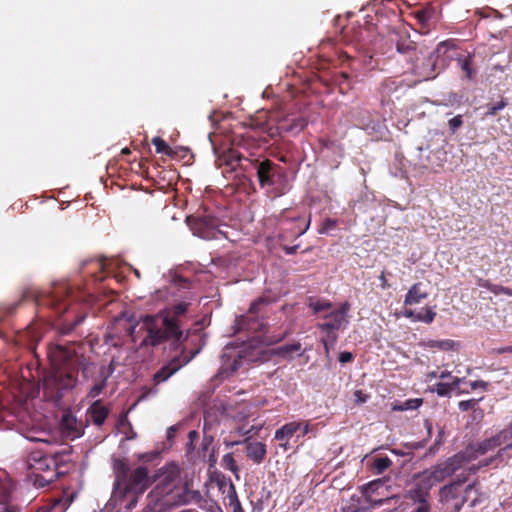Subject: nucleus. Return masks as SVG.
<instances>
[{"label": "nucleus", "instance_id": "obj_5", "mask_svg": "<svg viewBox=\"0 0 512 512\" xmlns=\"http://www.w3.org/2000/svg\"><path fill=\"white\" fill-rule=\"evenodd\" d=\"M187 221L193 234L202 239H230L228 226L220 224L214 217H188Z\"/></svg>", "mask_w": 512, "mask_h": 512}, {"label": "nucleus", "instance_id": "obj_9", "mask_svg": "<svg viewBox=\"0 0 512 512\" xmlns=\"http://www.w3.org/2000/svg\"><path fill=\"white\" fill-rule=\"evenodd\" d=\"M269 304L267 298L260 297L254 301L247 314L236 318L235 325L238 331L246 330L256 332L263 328V322L259 320V316L264 313L265 307Z\"/></svg>", "mask_w": 512, "mask_h": 512}, {"label": "nucleus", "instance_id": "obj_49", "mask_svg": "<svg viewBox=\"0 0 512 512\" xmlns=\"http://www.w3.org/2000/svg\"><path fill=\"white\" fill-rule=\"evenodd\" d=\"M337 225V222L333 219H326L321 228L319 229L320 234H328L331 230H333Z\"/></svg>", "mask_w": 512, "mask_h": 512}, {"label": "nucleus", "instance_id": "obj_8", "mask_svg": "<svg viewBox=\"0 0 512 512\" xmlns=\"http://www.w3.org/2000/svg\"><path fill=\"white\" fill-rule=\"evenodd\" d=\"M439 501L445 512H459L465 501L464 482L455 480L439 491Z\"/></svg>", "mask_w": 512, "mask_h": 512}, {"label": "nucleus", "instance_id": "obj_55", "mask_svg": "<svg viewBox=\"0 0 512 512\" xmlns=\"http://www.w3.org/2000/svg\"><path fill=\"white\" fill-rule=\"evenodd\" d=\"M354 398L357 403H365L367 401V395H365L361 390H356L354 392Z\"/></svg>", "mask_w": 512, "mask_h": 512}, {"label": "nucleus", "instance_id": "obj_29", "mask_svg": "<svg viewBox=\"0 0 512 512\" xmlns=\"http://www.w3.org/2000/svg\"><path fill=\"white\" fill-rule=\"evenodd\" d=\"M505 455L506 452L500 449L495 455L480 461L477 467H471L470 470L476 472L479 468L486 467L489 465H494L495 467H497L504 461Z\"/></svg>", "mask_w": 512, "mask_h": 512}, {"label": "nucleus", "instance_id": "obj_11", "mask_svg": "<svg viewBox=\"0 0 512 512\" xmlns=\"http://www.w3.org/2000/svg\"><path fill=\"white\" fill-rule=\"evenodd\" d=\"M354 17L353 14H348L346 17L338 16L336 18L337 25L340 26V32H361L364 30L365 32H374V30L378 29L374 23H372L371 16H364L361 20L351 19Z\"/></svg>", "mask_w": 512, "mask_h": 512}, {"label": "nucleus", "instance_id": "obj_36", "mask_svg": "<svg viewBox=\"0 0 512 512\" xmlns=\"http://www.w3.org/2000/svg\"><path fill=\"white\" fill-rule=\"evenodd\" d=\"M416 18L419 20V22L425 26L426 22L429 21L434 14V9L431 6L422 8L415 12Z\"/></svg>", "mask_w": 512, "mask_h": 512}, {"label": "nucleus", "instance_id": "obj_43", "mask_svg": "<svg viewBox=\"0 0 512 512\" xmlns=\"http://www.w3.org/2000/svg\"><path fill=\"white\" fill-rule=\"evenodd\" d=\"M391 464L392 461L388 457H379L374 460L373 466L377 473L380 474L384 472Z\"/></svg>", "mask_w": 512, "mask_h": 512}, {"label": "nucleus", "instance_id": "obj_44", "mask_svg": "<svg viewBox=\"0 0 512 512\" xmlns=\"http://www.w3.org/2000/svg\"><path fill=\"white\" fill-rule=\"evenodd\" d=\"M258 430H255L254 426L247 428L245 425H242L237 427L235 431H232L231 435L246 436V440H248L253 434H257Z\"/></svg>", "mask_w": 512, "mask_h": 512}, {"label": "nucleus", "instance_id": "obj_35", "mask_svg": "<svg viewBox=\"0 0 512 512\" xmlns=\"http://www.w3.org/2000/svg\"><path fill=\"white\" fill-rule=\"evenodd\" d=\"M453 49H454V44L452 42L443 41L437 46L435 53H436L437 58H440L442 56L451 58L452 57L451 51Z\"/></svg>", "mask_w": 512, "mask_h": 512}, {"label": "nucleus", "instance_id": "obj_34", "mask_svg": "<svg viewBox=\"0 0 512 512\" xmlns=\"http://www.w3.org/2000/svg\"><path fill=\"white\" fill-rule=\"evenodd\" d=\"M479 14H480V18L478 19L475 29L488 28L487 27L488 22H492V21H495V20H498L501 18L500 15L494 10L490 11L487 15H484L482 12H480Z\"/></svg>", "mask_w": 512, "mask_h": 512}, {"label": "nucleus", "instance_id": "obj_25", "mask_svg": "<svg viewBox=\"0 0 512 512\" xmlns=\"http://www.w3.org/2000/svg\"><path fill=\"white\" fill-rule=\"evenodd\" d=\"M301 428L300 422H290L283 425L281 428L277 429L274 438L278 441H288L294 433H296Z\"/></svg>", "mask_w": 512, "mask_h": 512}, {"label": "nucleus", "instance_id": "obj_58", "mask_svg": "<svg viewBox=\"0 0 512 512\" xmlns=\"http://www.w3.org/2000/svg\"><path fill=\"white\" fill-rule=\"evenodd\" d=\"M402 313H403L404 317L412 319L413 321H416L417 312H415L411 309H405Z\"/></svg>", "mask_w": 512, "mask_h": 512}, {"label": "nucleus", "instance_id": "obj_27", "mask_svg": "<svg viewBox=\"0 0 512 512\" xmlns=\"http://www.w3.org/2000/svg\"><path fill=\"white\" fill-rule=\"evenodd\" d=\"M223 493L226 494L228 505L232 508L233 512H245L241 506L235 486L232 482L228 484L227 489L223 490Z\"/></svg>", "mask_w": 512, "mask_h": 512}, {"label": "nucleus", "instance_id": "obj_31", "mask_svg": "<svg viewBox=\"0 0 512 512\" xmlns=\"http://www.w3.org/2000/svg\"><path fill=\"white\" fill-rule=\"evenodd\" d=\"M300 349H301L300 343H292V344H287V345H283V346L276 348L274 350V354L284 357V358H289V357H291L292 354L298 352Z\"/></svg>", "mask_w": 512, "mask_h": 512}, {"label": "nucleus", "instance_id": "obj_3", "mask_svg": "<svg viewBox=\"0 0 512 512\" xmlns=\"http://www.w3.org/2000/svg\"><path fill=\"white\" fill-rule=\"evenodd\" d=\"M112 469L115 480L110 502L131 510L150 485L148 470L145 466L131 470L124 460L118 458L112 459Z\"/></svg>", "mask_w": 512, "mask_h": 512}, {"label": "nucleus", "instance_id": "obj_6", "mask_svg": "<svg viewBox=\"0 0 512 512\" xmlns=\"http://www.w3.org/2000/svg\"><path fill=\"white\" fill-rule=\"evenodd\" d=\"M179 477L180 471L177 465L170 464L163 467L157 476V484L152 490L153 496L159 495L165 499V503H170V499L176 496V490L182 486Z\"/></svg>", "mask_w": 512, "mask_h": 512}, {"label": "nucleus", "instance_id": "obj_47", "mask_svg": "<svg viewBox=\"0 0 512 512\" xmlns=\"http://www.w3.org/2000/svg\"><path fill=\"white\" fill-rule=\"evenodd\" d=\"M132 363V361H130L128 358L124 359L123 361H121L119 359V357H116V356H112V359L109 363V375L112 374L115 369L120 366V365H130Z\"/></svg>", "mask_w": 512, "mask_h": 512}, {"label": "nucleus", "instance_id": "obj_19", "mask_svg": "<svg viewBox=\"0 0 512 512\" xmlns=\"http://www.w3.org/2000/svg\"><path fill=\"white\" fill-rule=\"evenodd\" d=\"M89 419L97 426H101L108 414L109 410L105 406H103L100 402V400L94 401L91 406L89 407L88 411Z\"/></svg>", "mask_w": 512, "mask_h": 512}, {"label": "nucleus", "instance_id": "obj_41", "mask_svg": "<svg viewBox=\"0 0 512 512\" xmlns=\"http://www.w3.org/2000/svg\"><path fill=\"white\" fill-rule=\"evenodd\" d=\"M221 464L225 469H227L233 473H236L238 471V466L234 460L232 453L225 454L222 457Z\"/></svg>", "mask_w": 512, "mask_h": 512}, {"label": "nucleus", "instance_id": "obj_22", "mask_svg": "<svg viewBox=\"0 0 512 512\" xmlns=\"http://www.w3.org/2000/svg\"><path fill=\"white\" fill-rule=\"evenodd\" d=\"M428 294L421 290V283H415L405 295V305H415L426 299Z\"/></svg>", "mask_w": 512, "mask_h": 512}, {"label": "nucleus", "instance_id": "obj_15", "mask_svg": "<svg viewBox=\"0 0 512 512\" xmlns=\"http://www.w3.org/2000/svg\"><path fill=\"white\" fill-rule=\"evenodd\" d=\"M205 502L201 493L198 490L190 489L188 486L182 485L176 490V496L170 499V503L173 506L195 504L202 507V503Z\"/></svg>", "mask_w": 512, "mask_h": 512}, {"label": "nucleus", "instance_id": "obj_21", "mask_svg": "<svg viewBox=\"0 0 512 512\" xmlns=\"http://www.w3.org/2000/svg\"><path fill=\"white\" fill-rule=\"evenodd\" d=\"M165 502V499L161 496H153V491H151L147 496V503L143 512H166V510L172 507V505L171 503Z\"/></svg>", "mask_w": 512, "mask_h": 512}, {"label": "nucleus", "instance_id": "obj_14", "mask_svg": "<svg viewBox=\"0 0 512 512\" xmlns=\"http://www.w3.org/2000/svg\"><path fill=\"white\" fill-rule=\"evenodd\" d=\"M499 446H502V443L496 434L491 438L469 446L465 451L462 452V454L464 455L466 461L470 462Z\"/></svg>", "mask_w": 512, "mask_h": 512}, {"label": "nucleus", "instance_id": "obj_1", "mask_svg": "<svg viewBox=\"0 0 512 512\" xmlns=\"http://www.w3.org/2000/svg\"><path fill=\"white\" fill-rule=\"evenodd\" d=\"M186 311L187 304L178 303L171 309L143 316L138 321L122 313L114 318L105 342L119 348L124 343L123 338L129 336L137 344V350L147 352L168 340H172L173 345L182 344L188 338V334L181 329V317Z\"/></svg>", "mask_w": 512, "mask_h": 512}, {"label": "nucleus", "instance_id": "obj_20", "mask_svg": "<svg viewBox=\"0 0 512 512\" xmlns=\"http://www.w3.org/2000/svg\"><path fill=\"white\" fill-rule=\"evenodd\" d=\"M12 490V483L4 474H0V512H6L14 507L8 505Z\"/></svg>", "mask_w": 512, "mask_h": 512}, {"label": "nucleus", "instance_id": "obj_52", "mask_svg": "<svg viewBox=\"0 0 512 512\" xmlns=\"http://www.w3.org/2000/svg\"><path fill=\"white\" fill-rule=\"evenodd\" d=\"M488 386V383L485 382V381H482V380H477V381H472L470 382V387L472 390H475V389H478V388H481L483 390H485Z\"/></svg>", "mask_w": 512, "mask_h": 512}, {"label": "nucleus", "instance_id": "obj_53", "mask_svg": "<svg viewBox=\"0 0 512 512\" xmlns=\"http://www.w3.org/2000/svg\"><path fill=\"white\" fill-rule=\"evenodd\" d=\"M353 359V355L351 352L344 351L339 355V362L344 364L350 362Z\"/></svg>", "mask_w": 512, "mask_h": 512}, {"label": "nucleus", "instance_id": "obj_57", "mask_svg": "<svg viewBox=\"0 0 512 512\" xmlns=\"http://www.w3.org/2000/svg\"><path fill=\"white\" fill-rule=\"evenodd\" d=\"M287 334H288V332H285V333H283L281 335H278V336L268 337L267 341H268L269 344L278 343L281 340H283L287 336Z\"/></svg>", "mask_w": 512, "mask_h": 512}, {"label": "nucleus", "instance_id": "obj_13", "mask_svg": "<svg viewBox=\"0 0 512 512\" xmlns=\"http://www.w3.org/2000/svg\"><path fill=\"white\" fill-rule=\"evenodd\" d=\"M196 353L190 356L179 355L171 359L166 365L158 370L154 375V382L156 384L162 383L168 380L173 374H175L182 366L189 363Z\"/></svg>", "mask_w": 512, "mask_h": 512}, {"label": "nucleus", "instance_id": "obj_45", "mask_svg": "<svg viewBox=\"0 0 512 512\" xmlns=\"http://www.w3.org/2000/svg\"><path fill=\"white\" fill-rule=\"evenodd\" d=\"M463 125L462 115H456L448 120V127L451 134H455L458 129Z\"/></svg>", "mask_w": 512, "mask_h": 512}, {"label": "nucleus", "instance_id": "obj_17", "mask_svg": "<svg viewBox=\"0 0 512 512\" xmlns=\"http://www.w3.org/2000/svg\"><path fill=\"white\" fill-rule=\"evenodd\" d=\"M275 167L269 160L263 161L257 166V176L261 187L271 186L274 181Z\"/></svg>", "mask_w": 512, "mask_h": 512}, {"label": "nucleus", "instance_id": "obj_60", "mask_svg": "<svg viewBox=\"0 0 512 512\" xmlns=\"http://www.w3.org/2000/svg\"><path fill=\"white\" fill-rule=\"evenodd\" d=\"M306 123L303 120H300L298 123H296L294 126L290 127L288 130L299 132L301 131Z\"/></svg>", "mask_w": 512, "mask_h": 512}, {"label": "nucleus", "instance_id": "obj_38", "mask_svg": "<svg viewBox=\"0 0 512 512\" xmlns=\"http://www.w3.org/2000/svg\"><path fill=\"white\" fill-rule=\"evenodd\" d=\"M436 312L432 308H426L425 311L417 312L416 321L430 324L434 321Z\"/></svg>", "mask_w": 512, "mask_h": 512}, {"label": "nucleus", "instance_id": "obj_16", "mask_svg": "<svg viewBox=\"0 0 512 512\" xmlns=\"http://www.w3.org/2000/svg\"><path fill=\"white\" fill-rule=\"evenodd\" d=\"M464 490L465 501H469L471 507L483 503L488 498V495L481 490L479 482L475 481L467 485L464 484Z\"/></svg>", "mask_w": 512, "mask_h": 512}, {"label": "nucleus", "instance_id": "obj_48", "mask_svg": "<svg viewBox=\"0 0 512 512\" xmlns=\"http://www.w3.org/2000/svg\"><path fill=\"white\" fill-rule=\"evenodd\" d=\"M482 399H483V397H481L479 399L473 398V399H469V400L460 401L458 403V408L461 411H468L469 409L474 408L479 403V401H481Z\"/></svg>", "mask_w": 512, "mask_h": 512}, {"label": "nucleus", "instance_id": "obj_59", "mask_svg": "<svg viewBox=\"0 0 512 512\" xmlns=\"http://www.w3.org/2000/svg\"><path fill=\"white\" fill-rule=\"evenodd\" d=\"M413 512H431L430 505L429 504L418 505L413 510Z\"/></svg>", "mask_w": 512, "mask_h": 512}, {"label": "nucleus", "instance_id": "obj_18", "mask_svg": "<svg viewBox=\"0 0 512 512\" xmlns=\"http://www.w3.org/2000/svg\"><path fill=\"white\" fill-rule=\"evenodd\" d=\"M245 442L247 456L256 464L262 463L267 453L266 445L258 441L248 442L245 440Z\"/></svg>", "mask_w": 512, "mask_h": 512}, {"label": "nucleus", "instance_id": "obj_51", "mask_svg": "<svg viewBox=\"0 0 512 512\" xmlns=\"http://www.w3.org/2000/svg\"><path fill=\"white\" fill-rule=\"evenodd\" d=\"M461 68L463 69V71H465L466 73V77L468 79H472L473 78V70L471 69L470 67V60L469 59H465L462 64H461Z\"/></svg>", "mask_w": 512, "mask_h": 512}, {"label": "nucleus", "instance_id": "obj_63", "mask_svg": "<svg viewBox=\"0 0 512 512\" xmlns=\"http://www.w3.org/2000/svg\"><path fill=\"white\" fill-rule=\"evenodd\" d=\"M412 48L411 44L405 46L403 43H397V50L401 53H405L408 49Z\"/></svg>", "mask_w": 512, "mask_h": 512}, {"label": "nucleus", "instance_id": "obj_10", "mask_svg": "<svg viewBox=\"0 0 512 512\" xmlns=\"http://www.w3.org/2000/svg\"><path fill=\"white\" fill-rule=\"evenodd\" d=\"M28 467L33 473L51 475L56 474L58 477L59 472L57 469V460L51 455L43 454L41 452H33L27 459Z\"/></svg>", "mask_w": 512, "mask_h": 512}, {"label": "nucleus", "instance_id": "obj_24", "mask_svg": "<svg viewBox=\"0 0 512 512\" xmlns=\"http://www.w3.org/2000/svg\"><path fill=\"white\" fill-rule=\"evenodd\" d=\"M462 381L463 379L461 378L452 377V381H450L449 383L439 382L435 384L432 391L436 392L437 395L440 397L449 396L453 390L459 388V385Z\"/></svg>", "mask_w": 512, "mask_h": 512}, {"label": "nucleus", "instance_id": "obj_28", "mask_svg": "<svg viewBox=\"0 0 512 512\" xmlns=\"http://www.w3.org/2000/svg\"><path fill=\"white\" fill-rule=\"evenodd\" d=\"M62 426L67 430V435L72 439L81 436V429L77 427L76 419L71 415H64Z\"/></svg>", "mask_w": 512, "mask_h": 512}, {"label": "nucleus", "instance_id": "obj_50", "mask_svg": "<svg viewBox=\"0 0 512 512\" xmlns=\"http://www.w3.org/2000/svg\"><path fill=\"white\" fill-rule=\"evenodd\" d=\"M507 103L505 101H500L499 103L492 105L488 108L487 112L485 113L486 116H494L498 111L502 110Z\"/></svg>", "mask_w": 512, "mask_h": 512}, {"label": "nucleus", "instance_id": "obj_2", "mask_svg": "<svg viewBox=\"0 0 512 512\" xmlns=\"http://www.w3.org/2000/svg\"><path fill=\"white\" fill-rule=\"evenodd\" d=\"M54 369L43 379V391L47 398L58 403L65 393L78 384V370L86 377L93 363L84 355L64 346H57L50 352Z\"/></svg>", "mask_w": 512, "mask_h": 512}, {"label": "nucleus", "instance_id": "obj_32", "mask_svg": "<svg viewBox=\"0 0 512 512\" xmlns=\"http://www.w3.org/2000/svg\"><path fill=\"white\" fill-rule=\"evenodd\" d=\"M241 160H242V157L240 155H238L237 153L235 152H229L227 155H224L220 161H221V164L222 163H225V165L227 167H229V169L231 171H234L237 169V167L240 165L241 163Z\"/></svg>", "mask_w": 512, "mask_h": 512}, {"label": "nucleus", "instance_id": "obj_33", "mask_svg": "<svg viewBox=\"0 0 512 512\" xmlns=\"http://www.w3.org/2000/svg\"><path fill=\"white\" fill-rule=\"evenodd\" d=\"M34 474V480L33 483L37 488H44L54 482L58 477H56L55 473H52L51 475H45V474H39V473H33Z\"/></svg>", "mask_w": 512, "mask_h": 512}, {"label": "nucleus", "instance_id": "obj_30", "mask_svg": "<svg viewBox=\"0 0 512 512\" xmlns=\"http://www.w3.org/2000/svg\"><path fill=\"white\" fill-rule=\"evenodd\" d=\"M497 435L502 445H504V447L501 448L502 450L507 452L509 449L512 448V422L509 424L507 428L497 433Z\"/></svg>", "mask_w": 512, "mask_h": 512}, {"label": "nucleus", "instance_id": "obj_61", "mask_svg": "<svg viewBox=\"0 0 512 512\" xmlns=\"http://www.w3.org/2000/svg\"><path fill=\"white\" fill-rule=\"evenodd\" d=\"M499 294H505L512 297V288L501 286L499 287Z\"/></svg>", "mask_w": 512, "mask_h": 512}, {"label": "nucleus", "instance_id": "obj_26", "mask_svg": "<svg viewBox=\"0 0 512 512\" xmlns=\"http://www.w3.org/2000/svg\"><path fill=\"white\" fill-rule=\"evenodd\" d=\"M430 487H426V488H423V487H420V486H417L415 488H411L410 490L407 491V497L413 501L414 504H416L417 506L418 505H421V504H429L427 502V497L429 495L428 493V489Z\"/></svg>", "mask_w": 512, "mask_h": 512}, {"label": "nucleus", "instance_id": "obj_12", "mask_svg": "<svg viewBox=\"0 0 512 512\" xmlns=\"http://www.w3.org/2000/svg\"><path fill=\"white\" fill-rule=\"evenodd\" d=\"M245 358L242 350L226 346L222 354L221 374H233L242 366Z\"/></svg>", "mask_w": 512, "mask_h": 512}, {"label": "nucleus", "instance_id": "obj_46", "mask_svg": "<svg viewBox=\"0 0 512 512\" xmlns=\"http://www.w3.org/2000/svg\"><path fill=\"white\" fill-rule=\"evenodd\" d=\"M477 286H479L481 288H485V289L489 290L490 292H492L495 295H499V287H500V285L492 284L488 280L478 279Z\"/></svg>", "mask_w": 512, "mask_h": 512}, {"label": "nucleus", "instance_id": "obj_40", "mask_svg": "<svg viewBox=\"0 0 512 512\" xmlns=\"http://www.w3.org/2000/svg\"><path fill=\"white\" fill-rule=\"evenodd\" d=\"M72 502V498L55 499L51 507L52 512H65Z\"/></svg>", "mask_w": 512, "mask_h": 512}, {"label": "nucleus", "instance_id": "obj_37", "mask_svg": "<svg viewBox=\"0 0 512 512\" xmlns=\"http://www.w3.org/2000/svg\"><path fill=\"white\" fill-rule=\"evenodd\" d=\"M152 144L156 147V152L159 154L172 155V149L160 137H154Z\"/></svg>", "mask_w": 512, "mask_h": 512}, {"label": "nucleus", "instance_id": "obj_64", "mask_svg": "<svg viewBox=\"0 0 512 512\" xmlns=\"http://www.w3.org/2000/svg\"><path fill=\"white\" fill-rule=\"evenodd\" d=\"M309 225H310V219L308 220V222L302 229H299V231L296 233V236L299 237V236L303 235L308 230Z\"/></svg>", "mask_w": 512, "mask_h": 512}, {"label": "nucleus", "instance_id": "obj_23", "mask_svg": "<svg viewBox=\"0 0 512 512\" xmlns=\"http://www.w3.org/2000/svg\"><path fill=\"white\" fill-rule=\"evenodd\" d=\"M425 348H437L442 351H455L459 348V342L451 339L427 340L422 344Z\"/></svg>", "mask_w": 512, "mask_h": 512}, {"label": "nucleus", "instance_id": "obj_56", "mask_svg": "<svg viewBox=\"0 0 512 512\" xmlns=\"http://www.w3.org/2000/svg\"><path fill=\"white\" fill-rule=\"evenodd\" d=\"M492 353L497 354V355L504 354V353H512V345L494 348L492 350Z\"/></svg>", "mask_w": 512, "mask_h": 512}, {"label": "nucleus", "instance_id": "obj_4", "mask_svg": "<svg viewBox=\"0 0 512 512\" xmlns=\"http://www.w3.org/2000/svg\"><path fill=\"white\" fill-rule=\"evenodd\" d=\"M309 307L314 313H324L323 323L318 324V328L326 333V338L322 340L326 352H328V342L334 344L337 340L336 332L344 330L349 324L350 304L341 303L337 308H333L332 303L326 300H317L310 302Z\"/></svg>", "mask_w": 512, "mask_h": 512}, {"label": "nucleus", "instance_id": "obj_54", "mask_svg": "<svg viewBox=\"0 0 512 512\" xmlns=\"http://www.w3.org/2000/svg\"><path fill=\"white\" fill-rule=\"evenodd\" d=\"M361 510V506L359 504H349L342 507L343 512H359Z\"/></svg>", "mask_w": 512, "mask_h": 512}, {"label": "nucleus", "instance_id": "obj_62", "mask_svg": "<svg viewBox=\"0 0 512 512\" xmlns=\"http://www.w3.org/2000/svg\"><path fill=\"white\" fill-rule=\"evenodd\" d=\"M298 247H299L298 245H295V246H285L283 249L286 252V254L292 255V254H294L297 251Z\"/></svg>", "mask_w": 512, "mask_h": 512}, {"label": "nucleus", "instance_id": "obj_42", "mask_svg": "<svg viewBox=\"0 0 512 512\" xmlns=\"http://www.w3.org/2000/svg\"><path fill=\"white\" fill-rule=\"evenodd\" d=\"M106 381L107 376H105L101 381L95 383L88 392V397L92 399L98 397L103 391V389L106 387Z\"/></svg>", "mask_w": 512, "mask_h": 512}, {"label": "nucleus", "instance_id": "obj_39", "mask_svg": "<svg viewBox=\"0 0 512 512\" xmlns=\"http://www.w3.org/2000/svg\"><path fill=\"white\" fill-rule=\"evenodd\" d=\"M422 404V399L415 398V399H408L404 401L401 405L396 406L394 409L399 411H406V410H416L418 409Z\"/></svg>", "mask_w": 512, "mask_h": 512}, {"label": "nucleus", "instance_id": "obj_7", "mask_svg": "<svg viewBox=\"0 0 512 512\" xmlns=\"http://www.w3.org/2000/svg\"><path fill=\"white\" fill-rule=\"evenodd\" d=\"M466 462L467 461L462 452L458 453L453 457L447 459L446 461L441 462L436 466L432 467L430 470L424 471L420 475V478L426 484V486L432 487L436 483L441 482L445 478L451 476Z\"/></svg>", "mask_w": 512, "mask_h": 512}]
</instances>
